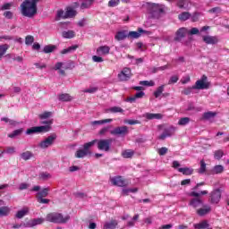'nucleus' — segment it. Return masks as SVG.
I'll list each match as a JSON object with an SVG mask.
<instances>
[{
    "instance_id": "ddd939ff",
    "label": "nucleus",
    "mask_w": 229,
    "mask_h": 229,
    "mask_svg": "<svg viewBox=\"0 0 229 229\" xmlns=\"http://www.w3.org/2000/svg\"><path fill=\"white\" fill-rule=\"evenodd\" d=\"M141 33H146L147 35H151L150 31H147L142 28H139L138 31H130L127 34V38H139Z\"/></svg>"
},
{
    "instance_id": "8fccbe9b",
    "label": "nucleus",
    "mask_w": 229,
    "mask_h": 229,
    "mask_svg": "<svg viewBox=\"0 0 229 229\" xmlns=\"http://www.w3.org/2000/svg\"><path fill=\"white\" fill-rule=\"evenodd\" d=\"M165 87V85H161L157 89V90L154 92L155 98H160V96H162V92H164Z\"/></svg>"
},
{
    "instance_id": "a18cd8bd",
    "label": "nucleus",
    "mask_w": 229,
    "mask_h": 229,
    "mask_svg": "<svg viewBox=\"0 0 229 229\" xmlns=\"http://www.w3.org/2000/svg\"><path fill=\"white\" fill-rule=\"evenodd\" d=\"M112 119H104V120H98V121H93L91 122L92 126H96L97 124H106V123H112Z\"/></svg>"
},
{
    "instance_id": "09e8293b",
    "label": "nucleus",
    "mask_w": 229,
    "mask_h": 229,
    "mask_svg": "<svg viewBox=\"0 0 229 229\" xmlns=\"http://www.w3.org/2000/svg\"><path fill=\"white\" fill-rule=\"evenodd\" d=\"M189 123H191V118L182 117L179 120L178 124L179 126H185L186 124H189Z\"/></svg>"
},
{
    "instance_id": "4be33fe9",
    "label": "nucleus",
    "mask_w": 229,
    "mask_h": 229,
    "mask_svg": "<svg viewBox=\"0 0 229 229\" xmlns=\"http://www.w3.org/2000/svg\"><path fill=\"white\" fill-rule=\"evenodd\" d=\"M98 140H93L83 145V149L88 153V155H91L92 152H90V148H92V146H95Z\"/></svg>"
},
{
    "instance_id": "bb28decb",
    "label": "nucleus",
    "mask_w": 229,
    "mask_h": 229,
    "mask_svg": "<svg viewBox=\"0 0 229 229\" xmlns=\"http://www.w3.org/2000/svg\"><path fill=\"white\" fill-rule=\"evenodd\" d=\"M216 115H217V113H216V112H212V111L206 112L202 115V120L203 121H210V119H214V117H216Z\"/></svg>"
},
{
    "instance_id": "c9c22d12",
    "label": "nucleus",
    "mask_w": 229,
    "mask_h": 229,
    "mask_svg": "<svg viewBox=\"0 0 229 229\" xmlns=\"http://www.w3.org/2000/svg\"><path fill=\"white\" fill-rule=\"evenodd\" d=\"M135 155V151L131 149H126L122 152V157L123 158H131Z\"/></svg>"
},
{
    "instance_id": "13d9d810",
    "label": "nucleus",
    "mask_w": 229,
    "mask_h": 229,
    "mask_svg": "<svg viewBox=\"0 0 229 229\" xmlns=\"http://www.w3.org/2000/svg\"><path fill=\"white\" fill-rule=\"evenodd\" d=\"M2 121H4V123L6 124H10L11 126H15L17 124V122L6 117L2 118Z\"/></svg>"
},
{
    "instance_id": "4468645a",
    "label": "nucleus",
    "mask_w": 229,
    "mask_h": 229,
    "mask_svg": "<svg viewBox=\"0 0 229 229\" xmlns=\"http://www.w3.org/2000/svg\"><path fill=\"white\" fill-rule=\"evenodd\" d=\"M113 185H116L117 187H126L128 185V182L123 178V176H116L111 179Z\"/></svg>"
},
{
    "instance_id": "9b49d317",
    "label": "nucleus",
    "mask_w": 229,
    "mask_h": 229,
    "mask_svg": "<svg viewBox=\"0 0 229 229\" xmlns=\"http://www.w3.org/2000/svg\"><path fill=\"white\" fill-rule=\"evenodd\" d=\"M176 131V128L175 127H168L165 128L163 131V133L158 137L159 140H165V139H167V137H173V135H174Z\"/></svg>"
},
{
    "instance_id": "2f4dec72",
    "label": "nucleus",
    "mask_w": 229,
    "mask_h": 229,
    "mask_svg": "<svg viewBox=\"0 0 229 229\" xmlns=\"http://www.w3.org/2000/svg\"><path fill=\"white\" fill-rule=\"evenodd\" d=\"M106 112H111V114H123V112H124V109L121 108L120 106H113L111 108L106 109Z\"/></svg>"
},
{
    "instance_id": "4c0bfd02",
    "label": "nucleus",
    "mask_w": 229,
    "mask_h": 229,
    "mask_svg": "<svg viewBox=\"0 0 229 229\" xmlns=\"http://www.w3.org/2000/svg\"><path fill=\"white\" fill-rule=\"evenodd\" d=\"M40 124H45L39 126V128H48L47 131H51V124H53V119L47 120V121H42L40 122Z\"/></svg>"
},
{
    "instance_id": "aec40b11",
    "label": "nucleus",
    "mask_w": 229,
    "mask_h": 229,
    "mask_svg": "<svg viewBox=\"0 0 229 229\" xmlns=\"http://www.w3.org/2000/svg\"><path fill=\"white\" fill-rule=\"evenodd\" d=\"M177 6L178 8L183 9V10H190L191 9V1L189 0H178L177 1Z\"/></svg>"
},
{
    "instance_id": "0eeeda50",
    "label": "nucleus",
    "mask_w": 229,
    "mask_h": 229,
    "mask_svg": "<svg viewBox=\"0 0 229 229\" xmlns=\"http://www.w3.org/2000/svg\"><path fill=\"white\" fill-rule=\"evenodd\" d=\"M55 140L56 134H51L46 140L40 141L38 144V148H40V149H47V148H50V146H53V144H55Z\"/></svg>"
},
{
    "instance_id": "412c9836",
    "label": "nucleus",
    "mask_w": 229,
    "mask_h": 229,
    "mask_svg": "<svg viewBox=\"0 0 229 229\" xmlns=\"http://www.w3.org/2000/svg\"><path fill=\"white\" fill-rule=\"evenodd\" d=\"M28 214H30V208H23L21 210L17 211L15 217L17 219H22V217H24V216H28Z\"/></svg>"
},
{
    "instance_id": "cd10ccee",
    "label": "nucleus",
    "mask_w": 229,
    "mask_h": 229,
    "mask_svg": "<svg viewBox=\"0 0 229 229\" xmlns=\"http://www.w3.org/2000/svg\"><path fill=\"white\" fill-rule=\"evenodd\" d=\"M58 99L59 101L69 102V101H72V97L68 93H63L58 95Z\"/></svg>"
},
{
    "instance_id": "6e6552de",
    "label": "nucleus",
    "mask_w": 229,
    "mask_h": 229,
    "mask_svg": "<svg viewBox=\"0 0 229 229\" xmlns=\"http://www.w3.org/2000/svg\"><path fill=\"white\" fill-rule=\"evenodd\" d=\"M128 133H129L128 126L126 125L115 127L114 129L110 131V134L114 135L116 137H126Z\"/></svg>"
},
{
    "instance_id": "1a4fd4ad",
    "label": "nucleus",
    "mask_w": 229,
    "mask_h": 229,
    "mask_svg": "<svg viewBox=\"0 0 229 229\" xmlns=\"http://www.w3.org/2000/svg\"><path fill=\"white\" fill-rule=\"evenodd\" d=\"M219 201H221V190L216 189L210 193L209 203L212 205H217Z\"/></svg>"
},
{
    "instance_id": "7c9ffc66",
    "label": "nucleus",
    "mask_w": 229,
    "mask_h": 229,
    "mask_svg": "<svg viewBox=\"0 0 229 229\" xmlns=\"http://www.w3.org/2000/svg\"><path fill=\"white\" fill-rule=\"evenodd\" d=\"M208 226H210V225L207 220H203L202 222L194 225L195 229H205V228H208Z\"/></svg>"
},
{
    "instance_id": "49530a36",
    "label": "nucleus",
    "mask_w": 229,
    "mask_h": 229,
    "mask_svg": "<svg viewBox=\"0 0 229 229\" xmlns=\"http://www.w3.org/2000/svg\"><path fill=\"white\" fill-rule=\"evenodd\" d=\"M22 133V129H17L13 131L12 133L8 134L10 139H15V137H19Z\"/></svg>"
},
{
    "instance_id": "2eb2a0df",
    "label": "nucleus",
    "mask_w": 229,
    "mask_h": 229,
    "mask_svg": "<svg viewBox=\"0 0 229 229\" xmlns=\"http://www.w3.org/2000/svg\"><path fill=\"white\" fill-rule=\"evenodd\" d=\"M210 212H212V208L207 204H203L202 207L197 209V214L200 217H203V216H207V214H210Z\"/></svg>"
},
{
    "instance_id": "6ab92c4d",
    "label": "nucleus",
    "mask_w": 229,
    "mask_h": 229,
    "mask_svg": "<svg viewBox=\"0 0 229 229\" xmlns=\"http://www.w3.org/2000/svg\"><path fill=\"white\" fill-rule=\"evenodd\" d=\"M143 117L148 121H153V119L160 120L164 115L162 114L145 113Z\"/></svg>"
},
{
    "instance_id": "393cba45",
    "label": "nucleus",
    "mask_w": 229,
    "mask_h": 229,
    "mask_svg": "<svg viewBox=\"0 0 229 229\" xmlns=\"http://www.w3.org/2000/svg\"><path fill=\"white\" fill-rule=\"evenodd\" d=\"M128 38V30L118 31L114 36L115 40L121 41Z\"/></svg>"
},
{
    "instance_id": "f3484780",
    "label": "nucleus",
    "mask_w": 229,
    "mask_h": 229,
    "mask_svg": "<svg viewBox=\"0 0 229 229\" xmlns=\"http://www.w3.org/2000/svg\"><path fill=\"white\" fill-rule=\"evenodd\" d=\"M44 221H46L44 218H34L23 225L29 228H33V226H37V225H42Z\"/></svg>"
},
{
    "instance_id": "e2e57ef3",
    "label": "nucleus",
    "mask_w": 229,
    "mask_h": 229,
    "mask_svg": "<svg viewBox=\"0 0 229 229\" xmlns=\"http://www.w3.org/2000/svg\"><path fill=\"white\" fill-rule=\"evenodd\" d=\"M224 155H225V153L223 152V150H216L215 152V158L216 160H221V158H223Z\"/></svg>"
},
{
    "instance_id": "9d476101",
    "label": "nucleus",
    "mask_w": 229,
    "mask_h": 229,
    "mask_svg": "<svg viewBox=\"0 0 229 229\" xmlns=\"http://www.w3.org/2000/svg\"><path fill=\"white\" fill-rule=\"evenodd\" d=\"M48 130H49V127L34 126L27 129L26 134L33 135V133H47Z\"/></svg>"
},
{
    "instance_id": "473e14b6",
    "label": "nucleus",
    "mask_w": 229,
    "mask_h": 229,
    "mask_svg": "<svg viewBox=\"0 0 229 229\" xmlns=\"http://www.w3.org/2000/svg\"><path fill=\"white\" fill-rule=\"evenodd\" d=\"M62 37H64V38H74L76 32H74V30L63 31Z\"/></svg>"
},
{
    "instance_id": "e433bc0d",
    "label": "nucleus",
    "mask_w": 229,
    "mask_h": 229,
    "mask_svg": "<svg viewBox=\"0 0 229 229\" xmlns=\"http://www.w3.org/2000/svg\"><path fill=\"white\" fill-rule=\"evenodd\" d=\"M78 49V45L69 47L68 48H64L61 51V55H69V53H72V51H76Z\"/></svg>"
},
{
    "instance_id": "c03bdc74",
    "label": "nucleus",
    "mask_w": 229,
    "mask_h": 229,
    "mask_svg": "<svg viewBox=\"0 0 229 229\" xmlns=\"http://www.w3.org/2000/svg\"><path fill=\"white\" fill-rule=\"evenodd\" d=\"M87 155L89 154L83 148L77 150L75 153L76 158H84V157H87Z\"/></svg>"
},
{
    "instance_id": "338daca9",
    "label": "nucleus",
    "mask_w": 229,
    "mask_h": 229,
    "mask_svg": "<svg viewBox=\"0 0 229 229\" xmlns=\"http://www.w3.org/2000/svg\"><path fill=\"white\" fill-rule=\"evenodd\" d=\"M98 87H93V88H89L84 90V92L88 93V94H94L95 92H98Z\"/></svg>"
},
{
    "instance_id": "5fc2aeb1",
    "label": "nucleus",
    "mask_w": 229,
    "mask_h": 229,
    "mask_svg": "<svg viewBox=\"0 0 229 229\" xmlns=\"http://www.w3.org/2000/svg\"><path fill=\"white\" fill-rule=\"evenodd\" d=\"M33 42H35V38L33 36L29 35L25 38L26 46H31Z\"/></svg>"
},
{
    "instance_id": "ea45409f",
    "label": "nucleus",
    "mask_w": 229,
    "mask_h": 229,
    "mask_svg": "<svg viewBox=\"0 0 229 229\" xmlns=\"http://www.w3.org/2000/svg\"><path fill=\"white\" fill-rule=\"evenodd\" d=\"M92 3H94V0H84L81 4V9L85 10L87 8H90V6H92Z\"/></svg>"
},
{
    "instance_id": "0e129e2a",
    "label": "nucleus",
    "mask_w": 229,
    "mask_h": 229,
    "mask_svg": "<svg viewBox=\"0 0 229 229\" xmlns=\"http://www.w3.org/2000/svg\"><path fill=\"white\" fill-rule=\"evenodd\" d=\"M192 90H194V89L192 87L186 88L182 91V94H183L184 96H189V95L192 94Z\"/></svg>"
},
{
    "instance_id": "6e6d98bb",
    "label": "nucleus",
    "mask_w": 229,
    "mask_h": 229,
    "mask_svg": "<svg viewBox=\"0 0 229 229\" xmlns=\"http://www.w3.org/2000/svg\"><path fill=\"white\" fill-rule=\"evenodd\" d=\"M207 171V163H205V160L200 161V168L199 170V173L200 174H203Z\"/></svg>"
},
{
    "instance_id": "a878e982",
    "label": "nucleus",
    "mask_w": 229,
    "mask_h": 229,
    "mask_svg": "<svg viewBox=\"0 0 229 229\" xmlns=\"http://www.w3.org/2000/svg\"><path fill=\"white\" fill-rule=\"evenodd\" d=\"M144 96H145L144 91H140L136 93L133 97L128 98L127 101H129V103H135L137 99H140V98H144Z\"/></svg>"
},
{
    "instance_id": "20e7f679",
    "label": "nucleus",
    "mask_w": 229,
    "mask_h": 229,
    "mask_svg": "<svg viewBox=\"0 0 229 229\" xmlns=\"http://www.w3.org/2000/svg\"><path fill=\"white\" fill-rule=\"evenodd\" d=\"M68 69H74V63L68 62V63H62L58 62L54 66V71H58L59 74L61 76H65V71H68Z\"/></svg>"
},
{
    "instance_id": "c85d7f7f",
    "label": "nucleus",
    "mask_w": 229,
    "mask_h": 229,
    "mask_svg": "<svg viewBox=\"0 0 229 229\" xmlns=\"http://www.w3.org/2000/svg\"><path fill=\"white\" fill-rule=\"evenodd\" d=\"M225 171V167L221 165H216L211 170V174H221Z\"/></svg>"
},
{
    "instance_id": "423d86ee",
    "label": "nucleus",
    "mask_w": 229,
    "mask_h": 229,
    "mask_svg": "<svg viewBox=\"0 0 229 229\" xmlns=\"http://www.w3.org/2000/svg\"><path fill=\"white\" fill-rule=\"evenodd\" d=\"M192 89L195 90H205L210 89V82H208V77L207 75H202L200 80L195 82V85L192 86Z\"/></svg>"
},
{
    "instance_id": "052dcab7",
    "label": "nucleus",
    "mask_w": 229,
    "mask_h": 229,
    "mask_svg": "<svg viewBox=\"0 0 229 229\" xmlns=\"http://www.w3.org/2000/svg\"><path fill=\"white\" fill-rule=\"evenodd\" d=\"M139 189L138 188H132V189H123V194H124L125 196H128V194H130V192H138Z\"/></svg>"
},
{
    "instance_id": "774afa93",
    "label": "nucleus",
    "mask_w": 229,
    "mask_h": 229,
    "mask_svg": "<svg viewBox=\"0 0 229 229\" xmlns=\"http://www.w3.org/2000/svg\"><path fill=\"white\" fill-rule=\"evenodd\" d=\"M39 176L42 180H49L51 178L49 173H41Z\"/></svg>"
},
{
    "instance_id": "864d4df0",
    "label": "nucleus",
    "mask_w": 229,
    "mask_h": 229,
    "mask_svg": "<svg viewBox=\"0 0 229 229\" xmlns=\"http://www.w3.org/2000/svg\"><path fill=\"white\" fill-rule=\"evenodd\" d=\"M140 85H143L144 87H155V81H140Z\"/></svg>"
},
{
    "instance_id": "dca6fc26",
    "label": "nucleus",
    "mask_w": 229,
    "mask_h": 229,
    "mask_svg": "<svg viewBox=\"0 0 229 229\" xmlns=\"http://www.w3.org/2000/svg\"><path fill=\"white\" fill-rule=\"evenodd\" d=\"M187 33H189V30H187L186 28L179 29L175 33L176 37L174 38V40L176 42H180L182 38H185V37L187 36Z\"/></svg>"
},
{
    "instance_id": "58836bf2",
    "label": "nucleus",
    "mask_w": 229,
    "mask_h": 229,
    "mask_svg": "<svg viewBox=\"0 0 229 229\" xmlns=\"http://www.w3.org/2000/svg\"><path fill=\"white\" fill-rule=\"evenodd\" d=\"M65 13H66V19H72V17H76V11L72 7H68Z\"/></svg>"
},
{
    "instance_id": "c756f323",
    "label": "nucleus",
    "mask_w": 229,
    "mask_h": 229,
    "mask_svg": "<svg viewBox=\"0 0 229 229\" xmlns=\"http://www.w3.org/2000/svg\"><path fill=\"white\" fill-rule=\"evenodd\" d=\"M117 225V220H111L104 225V229H115Z\"/></svg>"
},
{
    "instance_id": "3c124183",
    "label": "nucleus",
    "mask_w": 229,
    "mask_h": 229,
    "mask_svg": "<svg viewBox=\"0 0 229 229\" xmlns=\"http://www.w3.org/2000/svg\"><path fill=\"white\" fill-rule=\"evenodd\" d=\"M53 115L52 112L46 111L43 114H38L39 119L44 120V119H49Z\"/></svg>"
},
{
    "instance_id": "72a5a7b5",
    "label": "nucleus",
    "mask_w": 229,
    "mask_h": 229,
    "mask_svg": "<svg viewBox=\"0 0 229 229\" xmlns=\"http://www.w3.org/2000/svg\"><path fill=\"white\" fill-rule=\"evenodd\" d=\"M179 173H182L185 176H191L192 173H194V170L189 167L184 168H178Z\"/></svg>"
},
{
    "instance_id": "f03ea898",
    "label": "nucleus",
    "mask_w": 229,
    "mask_h": 229,
    "mask_svg": "<svg viewBox=\"0 0 229 229\" xmlns=\"http://www.w3.org/2000/svg\"><path fill=\"white\" fill-rule=\"evenodd\" d=\"M146 6L148 13H150L154 19H158L161 13H164V7L158 4L147 3Z\"/></svg>"
},
{
    "instance_id": "680f3d73",
    "label": "nucleus",
    "mask_w": 229,
    "mask_h": 229,
    "mask_svg": "<svg viewBox=\"0 0 229 229\" xmlns=\"http://www.w3.org/2000/svg\"><path fill=\"white\" fill-rule=\"evenodd\" d=\"M3 16H4L5 19L12 20V19H13V13L11 12V11H4V12L3 13Z\"/></svg>"
},
{
    "instance_id": "a211bd4d",
    "label": "nucleus",
    "mask_w": 229,
    "mask_h": 229,
    "mask_svg": "<svg viewBox=\"0 0 229 229\" xmlns=\"http://www.w3.org/2000/svg\"><path fill=\"white\" fill-rule=\"evenodd\" d=\"M202 38L205 44H211L212 46L219 42V38L216 36H204Z\"/></svg>"
},
{
    "instance_id": "f257e3e1",
    "label": "nucleus",
    "mask_w": 229,
    "mask_h": 229,
    "mask_svg": "<svg viewBox=\"0 0 229 229\" xmlns=\"http://www.w3.org/2000/svg\"><path fill=\"white\" fill-rule=\"evenodd\" d=\"M71 219V216L67 215L64 217V215L62 213H49L47 215L46 221H48V223H55L57 225H64L67 223Z\"/></svg>"
},
{
    "instance_id": "a19ab883",
    "label": "nucleus",
    "mask_w": 229,
    "mask_h": 229,
    "mask_svg": "<svg viewBox=\"0 0 229 229\" xmlns=\"http://www.w3.org/2000/svg\"><path fill=\"white\" fill-rule=\"evenodd\" d=\"M21 158H22V160H30V158H32L33 157V153H31V151H25V152H22L21 155H20Z\"/></svg>"
},
{
    "instance_id": "de8ad7c7",
    "label": "nucleus",
    "mask_w": 229,
    "mask_h": 229,
    "mask_svg": "<svg viewBox=\"0 0 229 229\" xmlns=\"http://www.w3.org/2000/svg\"><path fill=\"white\" fill-rule=\"evenodd\" d=\"M60 19H67V14L64 10L57 11L56 21H60Z\"/></svg>"
},
{
    "instance_id": "5701e85b",
    "label": "nucleus",
    "mask_w": 229,
    "mask_h": 229,
    "mask_svg": "<svg viewBox=\"0 0 229 229\" xmlns=\"http://www.w3.org/2000/svg\"><path fill=\"white\" fill-rule=\"evenodd\" d=\"M49 188H44L42 191H38L36 194V199H40L42 198H47V196L49 195Z\"/></svg>"
},
{
    "instance_id": "f8f14e48",
    "label": "nucleus",
    "mask_w": 229,
    "mask_h": 229,
    "mask_svg": "<svg viewBox=\"0 0 229 229\" xmlns=\"http://www.w3.org/2000/svg\"><path fill=\"white\" fill-rule=\"evenodd\" d=\"M120 81H128L131 78V70L130 68H123L118 74Z\"/></svg>"
},
{
    "instance_id": "bf43d9fd",
    "label": "nucleus",
    "mask_w": 229,
    "mask_h": 229,
    "mask_svg": "<svg viewBox=\"0 0 229 229\" xmlns=\"http://www.w3.org/2000/svg\"><path fill=\"white\" fill-rule=\"evenodd\" d=\"M10 49V45L8 44H4L1 46V56H4L6 51Z\"/></svg>"
},
{
    "instance_id": "69168bd1",
    "label": "nucleus",
    "mask_w": 229,
    "mask_h": 229,
    "mask_svg": "<svg viewBox=\"0 0 229 229\" xmlns=\"http://www.w3.org/2000/svg\"><path fill=\"white\" fill-rule=\"evenodd\" d=\"M13 6V3H5L2 5L1 10H10Z\"/></svg>"
},
{
    "instance_id": "f704fd0d",
    "label": "nucleus",
    "mask_w": 229,
    "mask_h": 229,
    "mask_svg": "<svg viewBox=\"0 0 229 229\" xmlns=\"http://www.w3.org/2000/svg\"><path fill=\"white\" fill-rule=\"evenodd\" d=\"M56 49V45H47L43 48V53L49 54L53 53Z\"/></svg>"
},
{
    "instance_id": "79ce46f5",
    "label": "nucleus",
    "mask_w": 229,
    "mask_h": 229,
    "mask_svg": "<svg viewBox=\"0 0 229 229\" xmlns=\"http://www.w3.org/2000/svg\"><path fill=\"white\" fill-rule=\"evenodd\" d=\"M10 212H12V208L8 206H4L1 208V216H10Z\"/></svg>"
},
{
    "instance_id": "603ef678",
    "label": "nucleus",
    "mask_w": 229,
    "mask_h": 229,
    "mask_svg": "<svg viewBox=\"0 0 229 229\" xmlns=\"http://www.w3.org/2000/svg\"><path fill=\"white\" fill-rule=\"evenodd\" d=\"M1 153L2 155H4V153H7V155H13V153H15V148L6 147L5 149H4Z\"/></svg>"
},
{
    "instance_id": "4d7b16f0",
    "label": "nucleus",
    "mask_w": 229,
    "mask_h": 229,
    "mask_svg": "<svg viewBox=\"0 0 229 229\" xmlns=\"http://www.w3.org/2000/svg\"><path fill=\"white\" fill-rule=\"evenodd\" d=\"M121 0H110L108 2L109 8H114V6H119Z\"/></svg>"
},
{
    "instance_id": "7ed1b4c3",
    "label": "nucleus",
    "mask_w": 229,
    "mask_h": 229,
    "mask_svg": "<svg viewBox=\"0 0 229 229\" xmlns=\"http://www.w3.org/2000/svg\"><path fill=\"white\" fill-rule=\"evenodd\" d=\"M189 196L193 198L189 202L190 207H192V208H200V207H203V205H205V202H203V199H201L199 193L196 191H191Z\"/></svg>"
},
{
    "instance_id": "b1692460",
    "label": "nucleus",
    "mask_w": 229,
    "mask_h": 229,
    "mask_svg": "<svg viewBox=\"0 0 229 229\" xmlns=\"http://www.w3.org/2000/svg\"><path fill=\"white\" fill-rule=\"evenodd\" d=\"M97 54H98V55H109V54H110V47H108V46H102V47H99L97 49Z\"/></svg>"
},
{
    "instance_id": "37998d69",
    "label": "nucleus",
    "mask_w": 229,
    "mask_h": 229,
    "mask_svg": "<svg viewBox=\"0 0 229 229\" xmlns=\"http://www.w3.org/2000/svg\"><path fill=\"white\" fill-rule=\"evenodd\" d=\"M179 21H188V19H191V13L187 12H183L181 14L178 15Z\"/></svg>"
},
{
    "instance_id": "39448f33",
    "label": "nucleus",
    "mask_w": 229,
    "mask_h": 229,
    "mask_svg": "<svg viewBox=\"0 0 229 229\" xmlns=\"http://www.w3.org/2000/svg\"><path fill=\"white\" fill-rule=\"evenodd\" d=\"M112 142H114V139H102V140H97V146L98 149L100 151H106V153H108L112 148Z\"/></svg>"
}]
</instances>
